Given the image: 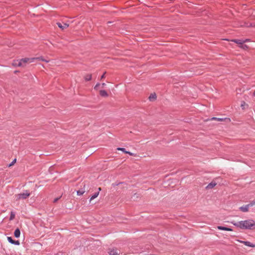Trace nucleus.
Instances as JSON below:
<instances>
[{"mask_svg": "<svg viewBox=\"0 0 255 255\" xmlns=\"http://www.w3.org/2000/svg\"><path fill=\"white\" fill-rule=\"evenodd\" d=\"M14 217H15L14 213H13V212H11L9 220H12L14 218Z\"/></svg>", "mask_w": 255, "mask_h": 255, "instance_id": "412c9836", "label": "nucleus"}, {"mask_svg": "<svg viewBox=\"0 0 255 255\" xmlns=\"http://www.w3.org/2000/svg\"><path fill=\"white\" fill-rule=\"evenodd\" d=\"M7 240L8 241V242L12 244H15V245H19V242L18 241H14L12 240V239L10 237H7Z\"/></svg>", "mask_w": 255, "mask_h": 255, "instance_id": "1a4fd4ad", "label": "nucleus"}, {"mask_svg": "<svg viewBox=\"0 0 255 255\" xmlns=\"http://www.w3.org/2000/svg\"><path fill=\"white\" fill-rule=\"evenodd\" d=\"M253 96H255V91H254V93H253Z\"/></svg>", "mask_w": 255, "mask_h": 255, "instance_id": "72a5a7b5", "label": "nucleus"}, {"mask_svg": "<svg viewBox=\"0 0 255 255\" xmlns=\"http://www.w3.org/2000/svg\"><path fill=\"white\" fill-rule=\"evenodd\" d=\"M241 48L244 50H246L248 48V46L247 45H244L243 44V45H242Z\"/></svg>", "mask_w": 255, "mask_h": 255, "instance_id": "4be33fe9", "label": "nucleus"}, {"mask_svg": "<svg viewBox=\"0 0 255 255\" xmlns=\"http://www.w3.org/2000/svg\"><path fill=\"white\" fill-rule=\"evenodd\" d=\"M156 98V96L155 94H151L148 98L149 101H154Z\"/></svg>", "mask_w": 255, "mask_h": 255, "instance_id": "2eb2a0df", "label": "nucleus"}, {"mask_svg": "<svg viewBox=\"0 0 255 255\" xmlns=\"http://www.w3.org/2000/svg\"><path fill=\"white\" fill-rule=\"evenodd\" d=\"M100 86V83H97L95 86L94 87V89L96 90H97L99 88V87Z\"/></svg>", "mask_w": 255, "mask_h": 255, "instance_id": "b1692460", "label": "nucleus"}, {"mask_svg": "<svg viewBox=\"0 0 255 255\" xmlns=\"http://www.w3.org/2000/svg\"><path fill=\"white\" fill-rule=\"evenodd\" d=\"M99 192L101 190V188L99 187L98 188Z\"/></svg>", "mask_w": 255, "mask_h": 255, "instance_id": "7c9ffc66", "label": "nucleus"}, {"mask_svg": "<svg viewBox=\"0 0 255 255\" xmlns=\"http://www.w3.org/2000/svg\"><path fill=\"white\" fill-rule=\"evenodd\" d=\"M211 120H216L219 122H222V121H227V122H230L231 121V120L229 118H218L216 117H213L211 118Z\"/></svg>", "mask_w": 255, "mask_h": 255, "instance_id": "0eeeda50", "label": "nucleus"}, {"mask_svg": "<svg viewBox=\"0 0 255 255\" xmlns=\"http://www.w3.org/2000/svg\"><path fill=\"white\" fill-rule=\"evenodd\" d=\"M16 159L15 158L12 162L10 164H9V167H10L11 166H12L13 165H14V164L16 162Z\"/></svg>", "mask_w": 255, "mask_h": 255, "instance_id": "5701e85b", "label": "nucleus"}, {"mask_svg": "<svg viewBox=\"0 0 255 255\" xmlns=\"http://www.w3.org/2000/svg\"><path fill=\"white\" fill-rule=\"evenodd\" d=\"M117 150L122 151L123 152H124L125 153H126V152H127V151L124 148L118 147L117 148Z\"/></svg>", "mask_w": 255, "mask_h": 255, "instance_id": "aec40b11", "label": "nucleus"}, {"mask_svg": "<svg viewBox=\"0 0 255 255\" xmlns=\"http://www.w3.org/2000/svg\"><path fill=\"white\" fill-rule=\"evenodd\" d=\"M246 105V103L245 102H243L242 104H241V107L243 108V107Z\"/></svg>", "mask_w": 255, "mask_h": 255, "instance_id": "bb28decb", "label": "nucleus"}, {"mask_svg": "<svg viewBox=\"0 0 255 255\" xmlns=\"http://www.w3.org/2000/svg\"><path fill=\"white\" fill-rule=\"evenodd\" d=\"M126 153L130 155H134V154L133 153H131V152H130L129 151H127V152H126Z\"/></svg>", "mask_w": 255, "mask_h": 255, "instance_id": "a878e982", "label": "nucleus"}, {"mask_svg": "<svg viewBox=\"0 0 255 255\" xmlns=\"http://www.w3.org/2000/svg\"><path fill=\"white\" fill-rule=\"evenodd\" d=\"M218 229L220 230H224V231H232L233 230L231 228L223 227V226H218L217 227Z\"/></svg>", "mask_w": 255, "mask_h": 255, "instance_id": "9d476101", "label": "nucleus"}, {"mask_svg": "<svg viewBox=\"0 0 255 255\" xmlns=\"http://www.w3.org/2000/svg\"><path fill=\"white\" fill-rule=\"evenodd\" d=\"M100 95L103 97H108V94L105 90H100L99 91Z\"/></svg>", "mask_w": 255, "mask_h": 255, "instance_id": "9b49d317", "label": "nucleus"}, {"mask_svg": "<svg viewBox=\"0 0 255 255\" xmlns=\"http://www.w3.org/2000/svg\"><path fill=\"white\" fill-rule=\"evenodd\" d=\"M108 253L110 255H119L120 252L117 249H109Z\"/></svg>", "mask_w": 255, "mask_h": 255, "instance_id": "39448f33", "label": "nucleus"}, {"mask_svg": "<svg viewBox=\"0 0 255 255\" xmlns=\"http://www.w3.org/2000/svg\"><path fill=\"white\" fill-rule=\"evenodd\" d=\"M254 206V203H250V204L243 206L240 208V210L243 212H247L249 211V209L250 207Z\"/></svg>", "mask_w": 255, "mask_h": 255, "instance_id": "20e7f679", "label": "nucleus"}, {"mask_svg": "<svg viewBox=\"0 0 255 255\" xmlns=\"http://www.w3.org/2000/svg\"><path fill=\"white\" fill-rule=\"evenodd\" d=\"M249 41H250V40L249 39H246L245 40H243V41H244V43H245L246 42H248Z\"/></svg>", "mask_w": 255, "mask_h": 255, "instance_id": "cd10ccee", "label": "nucleus"}, {"mask_svg": "<svg viewBox=\"0 0 255 255\" xmlns=\"http://www.w3.org/2000/svg\"><path fill=\"white\" fill-rule=\"evenodd\" d=\"M84 79L86 81H90L92 79V75L91 74L86 75L84 77Z\"/></svg>", "mask_w": 255, "mask_h": 255, "instance_id": "f3484780", "label": "nucleus"}, {"mask_svg": "<svg viewBox=\"0 0 255 255\" xmlns=\"http://www.w3.org/2000/svg\"><path fill=\"white\" fill-rule=\"evenodd\" d=\"M232 224L242 229H255V221L252 219L232 223Z\"/></svg>", "mask_w": 255, "mask_h": 255, "instance_id": "f257e3e1", "label": "nucleus"}, {"mask_svg": "<svg viewBox=\"0 0 255 255\" xmlns=\"http://www.w3.org/2000/svg\"><path fill=\"white\" fill-rule=\"evenodd\" d=\"M237 241L238 242H240L241 243L244 244V245H245L247 246H248V247H252V248H255V245L250 243V242L243 241L239 240H237Z\"/></svg>", "mask_w": 255, "mask_h": 255, "instance_id": "423d86ee", "label": "nucleus"}, {"mask_svg": "<svg viewBox=\"0 0 255 255\" xmlns=\"http://www.w3.org/2000/svg\"><path fill=\"white\" fill-rule=\"evenodd\" d=\"M30 196V193L26 191L24 193L18 194L15 195V199L16 201L20 200L21 199H25Z\"/></svg>", "mask_w": 255, "mask_h": 255, "instance_id": "7ed1b4c3", "label": "nucleus"}, {"mask_svg": "<svg viewBox=\"0 0 255 255\" xmlns=\"http://www.w3.org/2000/svg\"><path fill=\"white\" fill-rule=\"evenodd\" d=\"M35 58V60H42V61H45L46 62H49L48 60H45L44 59H43L42 57H36V58Z\"/></svg>", "mask_w": 255, "mask_h": 255, "instance_id": "6ab92c4d", "label": "nucleus"}, {"mask_svg": "<svg viewBox=\"0 0 255 255\" xmlns=\"http://www.w3.org/2000/svg\"><path fill=\"white\" fill-rule=\"evenodd\" d=\"M231 41L238 44V45L244 43V41H243V40H241V39H232Z\"/></svg>", "mask_w": 255, "mask_h": 255, "instance_id": "f8f14e48", "label": "nucleus"}, {"mask_svg": "<svg viewBox=\"0 0 255 255\" xmlns=\"http://www.w3.org/2000/svg\"><path fill=\"white\" fill-rule=\"evenodd\" d=\"M216 183L215 182H212L210 183H209L206 187L207 189H211L213 188L214 187H215L216 185Z\"/></svg>", "mask_w": 255, "mask_h": 255, "instance_id": "ddd939ff", "label": "nucleus"}, {"mask_svg": "<svg viewBox=\"0 0 255 255\" xmlns=\"http://www.w3.org/2000/svg\"><path fill=\"white\" fill-rule=\"evenodd\" d=\"M57 24L58 26L62 30L67 28L69 26V24L65 23L62 24L60 22H57Z\"/></svg>", "mask_w": 255, "mask_h": 255, "instance_id": "6e6552de", "label": "nucleus"}, {"mask_svg": "<svg viewBox=\"0 0 255 255\" xmlns=\"http://www.w3.org/2000/svg\"><path fill=\"white\" fill-rule=\"evenodd\" d=\"M105 74L106 72L104 73V74L101 76V80H102L105 78Z\"/></svg>", "mask_w": 255, "mask_h": 255, "instance_id": "393cba45", "label": "nucleus"}, {"mask_svg": "<svg viewBox=\"0 0 255 255\" xmlns=\"http://www.w3.org/2000/svg\"><path fill=\"white\" fill-rule=\"evenodd\" d=\"M251 203H254V205H255V201H253V202H251Z\"/></svg>", "mask_w": 255, "mask_h": 255, "instance_id": "2f4dec72", "label": "nucleus"}, {"mask_svg": "<svg viewBox=\"0 0 255 255\" xmlns=\"http://www.w3.org/2000/svg\"><path fill=\"white\" fill-rule=\"evenodd\" d=\"M105 86H106V84H105V83H103V84H102V88H103Z\"/></svg>", "mask_w": 255, "mask_h": 255, "instance_id": "c85d7f7f", "label": "nucleus"}, {"mask_svg": "<svg viewBox=\"0 0 255 255\" xmlns=\"http://www.w3.org/2000/svg\"><path fill=\"white\" fill-rule=\"evenodd\" d=\"M58 200V198H56L54 200V202H56Z\"/></svg>", "mask_w": 255, "mask_h": 255, "instance_id": "c756f323", "label": "nucleus"}, {"mask_svg": "<svg viewBox=\"0 0 255 255\" xmlns=\"http://www.w3.org/2000/svg\"><path fill=\"white\" fill-rule=\"evenodd\" d=\"M35 60V58H24L17 61L18 63H15L14 65H17L18 66L23 67L26 65V63H30L33 62Z\"/></svg>", "mask_w": 255, "mask_h": 255, "instance_id": "f03ea898", "label": "nucleus"}, {"mask_svg": "<svg viewBox=\"0 0 255 255\" xmlns=\"http://www.w3.org/2000/svg\"><path fill=\"white\" fill-rule=\"evenodd\" d=\"M99 192H98L97 193H95L91 198L90 199V201L91 202L92 200L94 199L95 198H96V197H98V196L99 195Z\"/></svg>", "mask_w": 255, "mask_h": 255, "instance_id": "a211bd4d", "label": "nucleus"}, {"mask_svg": "<svg viewBox=\"0 0 255 255\" xmlns=\"http://www.w3.org/2000/svg\"><path fill=\"white\" fill-rule=\"evenodd\" d=\"M85 191L84 189H81L77 191V194L79 196H81L82 195L85 193Z\"/></svg>", "mask_w": 255, "mask_h": 255, "instance_id": "dca6fc26", "label": "nucleus"}, {"mask_svg": "<svg viewBox=\"0 0 255 255\" xmlns=\"http://www.w3.org/2000/svg\"><path fill=\"white\" fill-rule=\"evenodd\" d=\"M20 235V231L19 229H16L14 232V235L15 237L18 238L19 237Z\"/></svg>", "mask_w": 255, "mask_h": 255, "instance_id": "4468645a", "label": "nucleus"}, {"mask_svg": "<svg viewBox=\"0 0 255 255\" xmlns=\"http://www.w3.org/2000/svg\"><path fill=\"white\" fill-rule=\"evenodd\" d=\"M242 45H243V44H241L239 45V47H240L241 48Z\"/></svg>", "mask_w": 255, "mask_h": 255, "instance_id": "473e14b6", "label": "nucleus"}]
</instances>
